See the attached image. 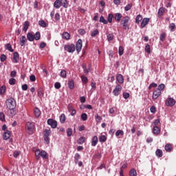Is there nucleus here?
Segmentation results:
<instances>
[{"instance_id":"obj_15","label":"nucleus","mask_w":176,"mask_h":176,"mask_svg":"<svg viewBox=\"0 0 176 176\" xmlns=\"http://www.w3.org/2000/svg\"><path fill=\"white\" fill-rule=\"evenodd\" d=\"M63 39H65L66 41H69L71 39V34L69 33L65 32L62 34Z\"/></svg>"},{"instance_id":"obj_37","label":"nucleus","mask_w":176,"mask_h":176,"mask_svg":"<svg viewBox=\"0 0 176 176\" xmlns=\"http://www.w3.org/2000/svg\"><path fill=\"white\" fill-rule=\"evenodd\" d=\"M60 78L65 79V78H67V71L61 70L60 73Z\"/></svg>"},{"instance_id":"obj_23","label":"nucleus","mask_w":176,"mask_h":176,"mask_svg":"<svg viewBox=\"0 0 176 176\" xmlns=\"http://www.w3.org/2000/svg\"><path fill=\"white\" fill-rule=\"evenodd\" d=\"M25 41H27V38H25V36H22V37L20 38L21 46H25Z\"/></svg>"},{"instance_id":"obj_31","label":"nucleus","mask_w":176,"mask_h":176,"mask_svg":"<svg viewBox=\"0 0 176 176\" xmlns=\"http://www.w3.org/2000/svg\"><path fill=\"white\" fill-rule=\"evenodd\" d=\"M141 21H142V15L138 14L135 17V23H136V24H140V23H141Z\"/></svg>"},{"instance_id":"obj_1","label":"nucleus","mask_w":176,"mask_h":176,"mask_svg":"<svg viewBox=\"0 0 176 176\" xmlns=\"http://www.w3.org/2000/svg\"><path fill=\"white\" fill-rule=\"evenodd\" d=\"M6 105L8 109H16V107H17L16 100H14L13 98L6 99Z\"/></svg>"},{"instance_id":"obj_35","label":"nucleus","mask_w":176,"mask_h":176,"mask_svg":"<svg viewBox=\"0 0 176 176\" xmlns=\"http://www.w3.org/2000/svg\"><path fill=\"white\" fill-rule=\"evenodd\" d=\"M34 38L35 39V41H39V39H41V32H36L34 34Z\"/></svg>"},{"instance_id":"obj_38","label":"nucleus","mask_w":176,"mask_h":176,"mask_svg":"<svg viewBox=\"0 0 176 176\" xmlns=\"http://www.w3.org/2000/svg\"><path fill=\"white\" fill-rule=\"evenodd\" d=\"M129 176H137V170L134 168H132L129 171Z\"/></svg>"},{"instance_id":"obj_48","label":"nucleus","mask_w":176,"mask_h":176,"mask_svg":"<svg viewBox=\"0 0 176 176\" xmlns=\"http://www.w3.org/2000/svg\"><path fill=\"white\" fill-rule=\"evenodd\" d=\"M124 52V48H123V47H122V46H120L118 48L119 56H123Z\"/></svg>"},{"instance_id":"obj_45","label":"nucleus","mask_w":176,"mask_h":176,"mask_svg":"<svg viewBox=\"0 0 176 176\" xmlns=\"http://www.w3.org/2000/svg\"><path fill=\"white\" fill-rule=\"evenodd\" d=\"M100 23H102L104 24H108V21L106 20L105 18H104L103 16H101L99 19Z\"/></svg>"},{"instance_id":"obj_61","label":"nucleus","mask_w":176,"mask_h":176,"mask_svg":"<svg viewBox=\"0 0 176 176\" xmlns=\"http://www.w3.org/2000/svg\"><path fill=\"white\" fill-rule=\"evenodd\" d=\"M0 120L5 122V113H3V112H0Z\"/></svg>"},{"instance_id":"obj_57","label":"nucleus","mask_w":176,"mask_h":176,"mask_svg":"<svg viewBox=\"0 0 176 176\" xmlns=\"http://www.w3.org/2000/svg\"><path fill=\"white\" fill-rule=\"evenodd\" d=\"M66 133H67V135L68 137H71V135H72V129L68 128V129L66 130Z\"/></svg>"},{"instance_id":"obj_16","label":"nucleus","mask_w":176,"mask_h":176,"mask_svg":"<svg viewBox=\"0 0 176 176\" xmlns=\"http://www.w3.org/2000/svg\"><path fill=\"white\" fill-rule=\"evenodd\" d=\"M62 5H61V1L60 0H56L54 2V8L55 9H60V8H61Z\"/></svg>"},{"instance_id":"obj_58","label":"nucleus","mask_w":176,"mask_h":176,"mask_svg":"<svg viewBox=\"0 0 176 176\" xmlns=\"http://www.w3.org/2000/svg\"><path fill=\"white\" fill-rule=\"evenodd\" d=\"M175 28V23H172L169 25V30L171 31V32H174Z\"/></svg>"},{"instance_id":"obj_41","label":"nucleus","mask_w":176,"mask_h":176,"mask_svg":"<svg viewBox=\"0 0 176 176\" xmlns=\"http://www.w3.org/2000/svg\"><path fill=\"white\" fill-rule=\"evenodd\" d=\"M107 141V136L102 135L99 137V142H105Z\"/></svg>"},{"instance_id":"obj_53","label":"nucleus","mask_w":176,"mask_h":176,"mask_svg":"<svg viewBox=\"0 0 176 176\" xmlns=\"http://www.w3.org/2000/svg\"><path fill=\"white\" fill-rule=\"evenodd\" d=\"M120 135H124V132L122 130H118L116 133V136L119 137Z\"/></svg>"},{"instance_id":"obj_27","label":"nucleus","mask_w":176,"mask_h":176,"mask_svg":"<svg viewBox=\"0 0 176 176\" xmlns=\"http://www.w3.org/2000/svg\"><path fill=\"white\" fill-rule=\"evenodd\" d=\"M5 48L6 50H8V52H11V53H13L14 50L12 49V45L10 43H8L5 45Z\"/></svg>"},{"instance_id":"obj_4","label":"nucleus","mask_w":176,"mask_h":176,"mask_svg":"<svg viewBox=\"0 0 176 176\" xmlns=\"http://www.w3.org/2000/svg\"><path fill=\"white\" fill-rule=\"evenodd\" d=\"M64 49L68 53H74L75 52V45L74 44H67L64 46Z\"/></svg>"},{"instance_id":"obj_3","label":"nucleus","mask_w":176,"mask_h":176,"mask_svg":"<svg viewBox=\"0 0 176 176\" xmlns=\"http://www.w3.org/2000/svg\"><path fill=\"white\" fill-rule=\"evenodd\" d=\"M129 21H130V17L127 16L121 20V24L124 30H129L130 25H129Z\"/></svg>"},{"instance_id":"obj_21","label":"nucleus","mask_w":176,"mask_h":176,"mask_svg":"<svg viewBox=\"0 0 176 176\" xmlns=\"http://www.w3.org/2000/svg\"><path fill=\"white\" fill-rule=\"evenodd\" d=\"M166 11V8L161 7L160 8V9L158 10V17L159 19H160V17H162V16H163V13H164V12Z\"/></svg>"},{"instance_id":"obj_33","label":"nucleus","mask_w":176,"mask_h":176,"mask_svg":"<svg viewBox=\"0 0 176 176\" xmlns=\"http://www.w3.org/2000/svg\"><path fill=\"white\" fill-rule=\"evenodd\" d=\"M155 155L157 157H163V151L161 149H157L155 151Z\"/></svg>"},{"instance_id":"obj_40","label":"nucleus","mask_w":176,"mask_h":176,"mask_svg":"<svg viewBox=\"0 0 176 176\" xmlns=\"http://www.w3.org/2000/svg\"><path fill=\"white\" fill-rule=\"evenodd\" d=\"M38 25H40V27H42L43 28H46V23L43 20H40L38 21Z\"/></svg>"},{"instance_id":"obj_20","label":"nucleus","mask_w":176,"mask_h":176,"mask_svg":"<svg viewBox=\"0 0 176 176\" xmlns=\"http://www.w3.org/2000/svg\"><path fill=\"white\" fill-rule=\"evenodd\" d=\"M116 79H117L118 82H120V84L124 82V78H123V75H122V74H118Z\"/></svg>"},{"instance_id":"obj_18","label":"nucleus","mask_w":176,"mask_h":176,"mask_svg":"<svg viewBox=\"0 0 176 176\" xmlns=\"http://www.w3.org/2000/svg\"><path fill=\"white\" fill-rule=\"evenodd\" d=\"M40 156L42 159H49V154L45 150H42Z\"/></svg>"},{"instance_id":"obj_8","label":"nucleus","mask_w":176,"mask_h":176,"mask_svg":"<svg viewBox=\"0 0 176 176\" xmlns=\"http://www.w3.org/2000/svg\"><path fill=\"white\" fill-rule=\"evenodd\" d=\"M47 123L49 126H51L52 129H56L57 127V121L52 118L48 119Z\"/></svg>"},{"instance_id":"obj_9","label":"nucleus","mask_w":176,"mask_h":176,"mask_svg":"<svg viewBox=\"0 0 176 176\" xmlns=\"http://www.w3.org/2000/svg\"><path fill=\"white\" fill-rule=\"evenodd\" d=\"M120 91H122V86L121 85H116V88L113 91V94L116 97H118L119 94H120Z\"/></svg>"},{"instance_id":"obj_64","label":"nucleus","mask_w":176,"mask_h":176,"mask_svg":"<svg viewBox=\"0 0 176 176\" xmlns=\"http://www.w3.org/2000/svg\"><path fill=\"white\" fill-rule=\"evenodd\" d=\"M6 60V55L1 54L0 56V61H1V63H3Z\"/></svg>"},{"instance_id":"obj_30","label":"nucleus","mask_w":176,"mask_h":176,"mask_svg":"<svg viewBox=\"0 0 176 176\" xmlns=\"http://www.w3.org/2000/svg\"><path fill=\"white\" fill-rule=\"evenodd\" d=\"M50 134H52V130L45 129L43 132V137H50Z\"/></svg>"},{"instance_id":"obj_22","label":"nucleus","mask_w":176,"mask_h":176,"mask_svg":"<svg viewBox=\"0 0 176 176\" xmlns=\"http://www.w3.org/2000/svg\"><path fill=\"white\" fill-rule=\"evenodd\" d=\"M27 38L30 42H33V41L34 40V34L32 32H28L27 34Z\"/></svg>"},{"instance_id":"obj_17","label":"nucleus","mask_w":176,"mask_h":176,"mask_svg":"<svg viewBox=\"0 0 176 176\" xmlns=\"http://www.w3.org/2000/svg\"><path fill=\"white\" fill-rule=\"evenodd\" d=\"M97 144H98V138H97V135H95L92 138L91 146H96Z\"/></svg>"},{"instance_id":"obj_11","label":"nucleus","mask_w":176,"mask_h":176,"mask_svg":"<svg viewBox=\"0 0 176 176\" xmlns=\"http://www.w3.org/2000/svg\"><path fill=\"white\" fill-rule=\"evenodd\" d=\"M160 128L157 126H154L153 128V133L155 134V135H159L160 134Z\"/></svg>"},{"instance_id":"obj_39","label":"nucleus","mask_w":176,"mask_h":176,"mask_svg":"<svg viewBox=\"0 0 176 176\" xmlns=\"http://www.w3.org/2000/svg\"><path fill=\"white\" fill-rule=\"evenodd\" d=\"M65 119H66L65 114L62 113L60 115V123H62V124L65 123Z\"/></svg>"},{"instance_id":"obj_56","label":"nucleus","mask_w":176,"mask_h":176,"mask_svg":"<svg viewBox=\"0 0 176 176\" xmlns=\"http://www.w3.org/2000/svg\"><path fill=\"white\" fill-rule=\"evenodd\" d=\"M113 19V14H109L108 17H107V22L108 23H112Z\"/></svg>"},{"instance_id":"obj_43","label":"nucleus","mask_w":176,"mask_h":176,"mask_svg":"<svg viewBox=\"0 0 176 176\" xmlns=\"http://www.w3.org/2000/svg\"><path fill=\"white\" fill-rule=\"evenodd\" d=\"M85 137H80L78 140L77 143L79 144L80 145H82V144H85Z\"/></svg>"},{"instance_id":"obj_46","label":"nucleus","mask_w":176,"mask_h":176,"mask_svg":"<svg viewBox=\"0 0 176 176\" xmlns=\"http://www.w3.org/2000/svg\"><path fill=\"white\" fill-rule=\"evenodd\" d=\"M81 80L84 85H86V83H87V82H89V79L87 78V77H86L85 76H81Z\"/></svg>"},{"instance_id":"obj_59","label":"nucleus","mask_w":176,"mask_h":176,"mask_svg":"<svg viewBox=\"0 0 176 176\" xmlns=\"http://www.w3.org/2000/svg\"><path fill=\"white\" fill-rule=\"evenodd\" d=\"M81 119L82 120H83L84 122L87 120V114L85 113H83L81 114Z\"/></svg>"},{"instance_id":"obj_50","label":"nucleus","mask_w":176,"mask_h":176,"mask_svg":"<svg viewBox=\"0 0 176 176\" xmlns=\"http://www.w3.org/2000/svg\"><path fill=\"white\" fill-rule=\"evenodd\" d=\"M82 69L84 71V73L86 74H89V72H90V69H87L85 64L82 65Z\"/></svg>"},{"instance_id":"obj_14","label":"nucleus","mask_w":176,"mask_h":176,"mask_svg":"<svg viewBox=\"0 0 176 176\" xmlns=\"http://www.w3.org/2000/svg\"><path fill=\"white\" fill-rule=\"evenodd\" d=\"M67 85L70 90H72L75 88V82L74 81V80H69L67 82Z\"/></svg>"},{"instance_id":"obj_5","label":"nucleus","mask_w":176,"mask_h":176,"mask_svg":"<svg viewBox=\"0 0 176 176\" xmlns=\"http://www.w3.org/2000/svg\"><path fill=\"white\" fill-rule=\"evenodd\" d=\"M165 104L166 107H174V105H175V100L171 97H169L165 101Z\"/></svg>"},{"instance_id":"obj_19","label":"nucleus","mask_w":176,"mask_h":176,"mask_svg":"<svg viewBox=\"0 0 176 176\" xmlns=\"http://www.w3.org/2000/svg\"><path fill=\"white\" fill-rule=\"evenodd\" d=\"M20 56L19 55V52H15L13 54V60H14V63H19V58Z\"/></svg>"},{"instance_id":"obj_12","label":"nucleus","mask_w":176,"mask_h":176,"mask_svg":"<svg viewBox=\"0 0 176 176\" xmlns=\"http://www.w3.org/2000/svg\"><path fill=\"white\" fill-rule=\"evenodd\" d=\"M3 138L5 140V141L9 140V138H10V131H6L3 134Z\"/></svg>"},{"instance_id":"obj_29","label":"nucleus","mask_w":176,"mask_h":176,"mask_svg":"<svg viewBox=\"0 0 176 176\" xmlns=\"http://www.w3.org/2000/svg\"><path fill=\"white\" fill-rule=\"evenodd\" d=\"M29 27H30V22L25 21L23 24V31H25V32H27V30H28Z\"/></svg>"},{"instance_id":"obj_28","label":"nucleus","mask_w":176,"mask_h":176,"mask_svg":"<svg viewBox=\"0 0 176 176\" xmlns=\"http://www.w3.org/2000/svg\"><path fill=\"white\" fill-rule=\"evenodd\" d=\"M79 159H80V155L78 153H76L74 155V163L75 164H78L79 162Z\"/></svg>"},{"instance_id":"obj_2","label":"nucleus","mask_w":176,"mask_h":176,"mask_svg":"<svg viewBox=\"0 0 176 176\" xmlns=\"http://www.w3.org/2000/svg\"><path fill=\"white\" fill-rule=\"evenodd\" d=\"M25 129L27 130L28 134L30 135H32L34 134V131L36 130L35 123L33 122H28L25 124Z\"/></svg>"},{"instance_id":"obj_52","label":"nucleus","mask_w":176,"mask_h":176,"mask_svg":"<svg viewBox=\"0 0 176 176\" xmlns=\"http://www.w3.org/2000/svg\"><path fill=\"white\" fill-rule=\"evenodd\" d=\"M98 34H100V32L96 29L91 33V36L94 38V36H96V35H98Z\"/></svg>"},{"instance_id":"obj_32","label":"nucleus","mask_w":176,"mask_h":176,"mask_svg":"<svg viewBox=\"0 0 176 176\" xmlns=\"http://www.w3.org/2000/svg\"><path fill=\"white\" fill-rule=\"evenodd\" d=\"M165 151L166 152H171V151H173V146H171V144H166L165 145Z\"/></svg>"},{"instance_id":"obj_10","label":"nucleus","mask_w":176,"mask_h":176,"mask_svg":"<svg viewBox=\"0 0 176 176\" xmlns=\"http://www.w3.org/2000/svg\"><path fill=\"white\" fill-rule=\"evenodd\" d=\"M142 20V21L141 22L140 27H141V28H145V27H146V25H148V24L149 23L150 19L149 18H144Z\"/></svg>"},{"instance_id":"obj_49","label":"nucleus","mask_w":176,"mask_h":176,"mask_svg":"<svg viewBox=\"0 0 176 176\" xmlns=\"http://www.w3.org/2000/svg\"><path fill=\"white\" fill-rule=\"evenodd\" d=\"M164 39H166V33L163 32L160 36V41H161V42H164Z\"/></svg>"},{"instance_id":"obj_51","label":"nucleus","mask_w":176,"mask_h":176,"mask_svg":"<svg viewBox=\"0 0 176 176\" xmlns=\"http://www.w3.org/2000/svg\"><path fill=\"white\" fill-rule=\"evenodd\" d=\"M133 8V4L129 3L124 7L125 12H129Z\"/></svg>"},{"instance_id":"obj_34","label":"nucleus","mask_w":176,"mask_h":176,"mask_svg":"<svg viewBox=\"0 0 176 176\" xmlns=\"http://www.w3.org/2000/svg\"><path fill=\"white\" fill-rule=\"evenodd\" d=\"M6 92V87L2 86L0 87V96H5V93Z\"/></svg>"},{"instance_id":"obj_24","label":"nucleus","mask_w":176,"mask_h":176,"mask_svg":"<svg viewBox=\"0 0 176 176\" xmlns=\"http://www.w3.org/2000/svg\"><path fill=\"white\" fill-rule=\"evenodd\" d=\"M34 113L36 118H39V116H41V110L38 107H36L34 109Z\"/></svg>"},{"instance_id":"obj_54","label":"nucleus","mask_w":176,"mask_h":176,"mask_svg":"<svg viewBox=\"0 0 176 176\" xmlns=\"http://www.w3.org/2000/svg\"><path fill=\"white\" fill-rule=\"evenodd\" d=\"M164 87H166V85H164V84L162 83L158 85L157 90H160V91H162V90L164 89Z\"/></svg>"},{"instance_id":"obj_55","label":"nucleus","mask_w":176,"mask_h":176,"mask_svg":"<svg viewBox=\"0 0 176 176\" xmlns=\"http://www.w3.org/2000/svg\"><path fill=\"white\" fill-rule=\"evenodd\" d=\"M145 52H146V53H148V54H150V53H151V45H149V44H147L145 46Z\"/></svg>"},{"instance_id":"obj_13","label":"nucleus","mask_w":176,"mask_h":176,"mask_svg":"<svg viewBox=\"0 0 176 176\" xmlns=\"http://www.w3.org/2000/svg\"><path fill=\"white\" fill-rule=\"evenodd\" d=\"M60 1L63 8H64L65 9H67V8L69 6V2H68V0H60Z\"/></svg>"},{"instance_id":"obj_7","label":"nucleus","mask_w":176,"mask_h":176,"mask_svg":"<svg viewBox=\"0 0 176 176\" xmlns=\"http://www.w3.org/2000/svg\"><path fill=\"white\" fill-rule=\"evenodd\" d=\"M160 96H162V91L155 89L153 92V100H157Z\"/></svg>"},{"instance_id":"obj_6","label":"nucleus","mask_w":176,"mask_h":176,"mask_svg":"<svg viewBox=\"0 0 176 176\" xmlns=\"http://www.w3.org/2000/svg\"><path fill=\"white\" fill-rule=\"evenodd\" d=\"M82 43H83V41H82V39H80V38L78 39L76 42V50L78 54H79V53H80V52L82 50Z\"/></svg>"},{"instance_id":"obj_36","label":"nucleus","mask_w":176,"mask_h":176,"mask_svg":"<svg viewBox=\"0 0 176 176\" xmlns=\"http://www.w3.org/2000/svg\"><path fill=\"white\" fill-rule=\"evenodd\" d=\"M122 14L121 13H116L115 14V20H116L117 21H120L122 19Z\"/></svg>"},{"instance_id":"obj_26","label":"nucleus","mask_w":176,"mask_h":176,"mask_svg":"<svg viewBox=\"0 0 176 176\" xmlns=\"http://www.w3.org/2000/svg\"><path fill=\"white\" fill-rule=\"evenodd\" d=\"M37 95L40 98H42L43 96H45V94L43 93V89L42 88L38 89L37 91Z\"/></svg>"},{"instance_id":"obj_63","label":"nucleus","mask_w":176,"mask_h":176,"mask_svg":"<svg viewBox=\"0 0 176 176\" xmlns=\"http://www.w3.org/2000/svg\"><path fill=\"white\" fill-rule=\"evenodd\" d=\"M54 87H55V89H60L61 88V83H60L58 82H55Z\"/></svg>"},{"instance_id":"obj_47","label":"nucleus","mask_w":176,"mask_h":176,"mask_svg":"<svg viewBox=\"0 0 176 176\" xmlns=\"http://www.w3.org/2000/svg\"><path fill=\"white\" fill-rule=\"evenodd\" d=\"M41 151L39 149H37L35 151V156H36V159L39 160L41 158Z\"/></svg>"},{"instance_id":"obj_44","label":"nucleus","mask_w":176,"mask_h":176,"mask_svg":"<svg viewBox=\"0 0 176 176\" xmlns=\"http://www.w3.org/2000/svg\"><path fill=\"white\" fill-rule=\"evenodd\" d=\"M8 83L11 86H14V85H16V80L14 79V78H11L9 79Z\"/></svg>"},{"instance_id":"obj_42","label":"nucleus","mask_w":176,"mask_h":176,"mask_svg":"<svg viewBox=\"0 0 176 176\" xmlns=\"http://www.w3.org/2000/svg\"><path fill=\"white\" fill-rule=\"evenodd\" d=\"M113 38H115V36L113 34L111 33L107 35V41L108 42H111V41H113Z\"/></svg>"},{"instance_id":"obj_60","label":"nucleus","mask_w":176,"mask_h":176,"mask_svg":"<svg viewBox=\"0 0 176 176\" xmlns=\"http://www.w3.org/2000/svg\"><path fill=\"white\" fill-rule=\"evenodd\" d=\"M95 119H96V122H97L98 123V122H101V120H102V117L98 116V114H97L95 116Z\"/></svg>"},{"instance_id":"obj_62","label":"nucleus","mask_w":176,"mask_h":176,"mask_svg":"<svg viewBox=\"0 0 176 176\" xmlns=\"http://www.w3.org/2000/svg\"><path fill=\"white\" fill-rule=\"evenodd\" d=\"M122 96L125 100H127V98L130 97V94H129V92H124Z\"/></svg>"},{"instance_id":"obj_25","label":"nucleus","mask_w":176,"mask_h":176,"mask_svg":"<svg viewBox=\"0 0 176 176\" xmlns=\"http://www.w3.org/2000/svg\"><path fill=\"white\" fill-rule=\"evenodd\" d=\"M8 115L9 116H14L16 115V109H8Z\"/></svg>"}]
</instances>
